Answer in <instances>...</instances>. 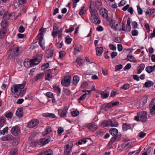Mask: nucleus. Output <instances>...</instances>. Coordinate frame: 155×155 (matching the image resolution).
<instances>
[{
    "mask_svg": "<svg viewBox=\"0 0 155 155\" xmlns=\"http://www.w3.org/2000/svg\"><path fill=\"white\" fill-rule=\"evenodd\" d=\"M90 11L91 13V16L90 17V20L91 22L93 23L96 25H97V12L96 9V2H94L92 1H90Z\"/></svg>",
    "mask_w": 155,
    "mask_h": 155,
    "instance_id": "1",
    "label": "nucleus"
},
{
    "mask_svg": "<svg viewBox=\"0 0 155 155\" xmlns=\"http://www.w3.org/2000/svg\"><path fill=\"white\" fill-rule=\"evenodd\" d=\"M147 114L145 111L139 112L137 113V115L134 117V120L137 121H140L145 122L147 118Z\"/></svg>",
    "mask_w": 155,
    "mask_h": 155,
    "instance_id": "2",
    "label": "nucleus"
},
{
    "mask_svg": "<svg viewBox=\"0 0 155 155\" xmlns=\"http://www.w3.org/2000/svg\"><path fill=\"white\" fill-rule=\"evenodd\" d=\"M119 101H111L109 103H106L102 104L101 106L102 110L107 111L109 109L119 104Z\"/></svg>",
    "mask_w": 155,
    "mask_h": 155,
    "instance_id": "3",
    "label": "nucleus"
},
{
    "mask_svg": "<svg viewBox=\"0 0 155 155\" xmlns=\"http://www.w3.org/2000/svg\"><path fill=\"white\" fill-rule=\"evenodd\" d=\"M25 86L24 84H14L11 87V91L13 93H16L17 95L20 91L24 88Z\"/></svg>",
    "mask_w": 155,
    "mask_h": 155,
    "instance_id": "4",
    "label": "nucleus"
},
{
    "mask_svg": "<svg viewBox=\"0 0 155 155\" xmlns=\"http://www.w3.org/2000/svg\"><path fill=\"white\" fill-rule=\"evenodd\" d=\"M2 28L0 31V38H3L5 35L7 30V22H2L1 23Z\"/></svg>",
    "mask_w": 155,
    "mask_h": 155,
    "instance_id": "5",
    "label": "nucleus"
},
{
    "mask_svg": "<svg viewBox=\"0 0 155 155\" xmlns=\"http://www.w3.org/2000/svg\"><path fill=\"white\" fill-rule=\"evenodd\" d=\"M71 82V77L69 76H65L61 81L62 85L65 87L70 85Z\"/></svg>",
    "mask_w": 155,
    "mask_h": 155,
    "instance_id": "6",
    "label": "nucleus"
},
{
    "mask_svg": "<svg viewBox=\"0 0 155 155\" xmlns=\"http://www.w3.org/2000/svg\"><path fill=\"white\" fill-rule=\"evenodd\" d=\"M149 108L151 114L155 115V98H153L151 101L149 105Z\"/></svg>",
    "mask_w": 155,
    "mask_h": 155,
    "instance_id": "7",
    "label": "nucleus"
},
{
    "mask_svg": "<svg viewBox=\"0 0 155 155\" xmlns=\"http://www.w3.org/2000/svg\"><path fill=\"white\" fill-rule=\"evenodd\" d=\"M108 11L104 8H102L99 11V13L104 18H105L107 21H109V18L108 17Z\"/></svg>",
    "mask_w": 155,
    "mask_h": 155,
    "instance_id": "8",
    "label": "nucleus"
},
{
    "mask_svg": "<svg viewBox=\"0 0 155 155\" xmlns=\"http://www.w3.org/2000/svg\"><path fill=\"white\" fill-rule=\"evenodd\" d=\"M116 27L117 28L116 29L115 28H114V29L115 30H118L119 31H125V23L122 22V25L120 22H118V23H117L116 25Z\"/></svg>",
    "mask_w": 155,
    "mask_h": 155,
    "instance_id": "9",
    "label": "nucleus"
},
{
    "mask_svg": "<svg viewBox=\"0 0 155 155\" xmlns=\"http://www.w3.org/2000/svg\"><path fill=\"white\" fill-rule=\"evenodd\" d=\"M68 108L67 107H64L62 110H58V114L60 117H64L67 116V114L68 113Z\"/></svg>",
    "mask_w": 155,
    "mask_h": 155,
    "instance_id": "10",
    "label": "nucleus"
},
{
    "mask_svg": "<svg viewBox=\"0 0 155 155\" xmlns=\"http://www.w3.org/2000/svg\"><path fill=\"white\" fill-rule=\"evenodd\" d=\"M11 131L12 134L15 136L20 133V130L18 126L16 125L12 127Z\"/></svg>",
    "mask_w": 155,
    "mask_h": 155,
    "instance_id": "11",
    "label": "nucleus"
},
{
    "mask_svg": "<svg viewBox=\"0 0 155 155\" xmlns=\"http://www.w3.org/2000/svg\"><path fill=\"white\" fill-rule=\"evenodd\" d=\"M72 147V144L71 143L67 144L64 146V155H68L69 154Z\"/></svg>",
    "mask_w": 155,
    "mask_h": 155,
    "instance_id": "12",
    "label": "nucleus"
},
{
    "mask_svg": "<svg viewBox=\"0 0 155 155\" xmlns=\"http://www.w3.org/2000/svg\"><path fill=\"white\" fill-rule=\"evenodd\" d=\"M39 123L38 120L37 119H34L28 122V127L31 128H33L36 126Z\"/></svg>",
    "mask_w": 155,
    "mask_h": 155,
    "instance_id": "13",
    "label": "nucleus"
},
{
    "mask_svg": "<svg viewBox=\"0 0 155 155\" xmlns=\"http://www.w3.org/2000/svg\"><path fill=\"white\" fill-rule=\"evenodd\" d=\"M42 55H40V56H38L37 57L31 60V63H32V65H36L38 64L41 61L42 59Z\"/></svg>",
    "mask_w": 155,
    "mask_h": 155,
    "instance_id": "14",
    "label": "nucleus"
},
{
    "mask_svg": "<svg viewBox=\"0 0 155 155\" xmlns=\"http://www.w3.org/2000/svg\"><path fill=\"white\" fill-rule=\"evenodd\" d=\"M22 51L21 47H16L14 48L12 55L14 57H16Z\"/></svg>",
    "mask_w": 155,
    "mask_h": 155,
    "instance_id": "15",
    "label": "nucleus"
},
{
    "mask_svg": "<svg viewBox=\"0 0 155 155\" xmlns=\"http://www.w3.org/2000/svg\"><path fill=\"white\" fill-rule=\"evenodd\" d=\"M86 127L92 131H94L96 130L97 126L94 122H93L92 123L86 124Z\"/></svg>",
    "mask_w": 155,
    "mask_h": 155,
    "instance_id": "16",
    "label": "nucleus"
},
{
    "mask_svg": "<svg viewBox=\"0 0 155 155\" xmlns=\"http://www.w3.org/2000/svg\"><path fill=\"white\" fill-rule=\"evenodd\" d=\"M50 141V139H46L45 138L41 139L38 142V144L41 146H44Z\"/></svg>",
    "mask_w": 155,
    "mask_h": 155,
    "instance_id": "17",
    "label": "nucleus"
},
{
    "mask_svg": "<svg viewBox=\"0 0 155 155\" xmlns=\"http://www.w3.org/2000/svg\"><path fill=\"white\" fill-rule=\"evenodd\" d=\"M14 139V137L10 134H7L3 136L1 138L2 140L3 141H10Z\"/></svg>",
    "mask_w": 155,
    "mask_h": 155,
    "instance_id": "18",
    "label": "nucleus"
},
{
    "mask_svg": "<svg viewBox=\"0 0 155 155\" xmlns=\"http://www.w3.org/2000/svg\"><path fill=\"white\" fill-rule=\"evenodd\" d=\"M54 49L53 48H51L48 49L46 53V57L49 58L51 57L53 55Z\"/></svg>",
    "mask_w": 155,
    "mask_h": 155,
    "instance_id": "19",
    "label": "nucleus"
},
{
    "mask_svg": "<svg viewBox=\"0 0 155 155\" xmlns=\"http://www.w3.org/2000/svg\"><path fill=\"white\" fill-rule=\"evenodd\" d=\"M99 94H101L103 98H105L109 96V92L107 91V90H105L103 91H100L99 92Z\"/></svg>",
    "mask_w": 155,
    "mask_h": 155,
    "instance_id": "20",
    "label": "nucleus"
},
{
    "mask_svg": "<svg viewBox=\"0 0 155 155\" xmlns=\"http://www.w3.org/2000/svg\"><path fill=\"white\" fill-rule=\"evenodd\" d=\"M120 139V137L119 136H117L115 137H113L111 139L108 145V146L111 145L115 140L119 141Z\"/></svg>",
    "mask_w": 155,
    "mask_h": 155,
    "instance_id": "21",
    "label": "nucleus"
},
{
    "mask_svg": "<svg viewBox=\"0 0 155 155\" xmlns=\"http://www.w3.org/2000/svg\"><path fill=\"white\" fill-rule=\"evenodd\" d=\"M16 115L19 118L23 117V110L22 108H20L18 109L16 111Z\"/></svg>",
    "mask_w": 155,
    "mask_h": 155,
    "instance_id": "22",
    "label": "nucleus"
},
{
    "mask_svg": "<svg viewBox=\"0 0 155 155\" xmlns=\"http://www.w3.org/2000/svg\"><path fill=\"white\" fill-rule=\"evenodd\" d=\"M145 67V65L144 64H141L137 68V74H140L142 71L144 69Z\"/></svg>",
    "mask_w": 155,
    "mask_h": 155,
    "instance_id": "23",
    "label": "nucleus"
},
{
    "mask_svg": "<svg viewBox=\"0 0 155 155\" xmlns=\"http://www.w3.org/2000/svg\"><path fill=\"white\" fill-rule=\"evenodd\" d=\"M53 69L52 70L49 69L48 70L47 74L45 76V80H46L49 81L52 78L51 72V71H53Z\"/></svg>",
    "mask_w": 155,
    "mask_h": 155,
    "instance_id": "24",
    "label": "nucleus"
},
{
    "mask_svg": "<svg viewBox=\"0 0 155 155\" xmlns=\"http://www.w3.org/2000/svg\"><path fill=\"white\" fill-rule=\"evenodd\" d=\"M79 77L78 75H75L73 77V81L72 82V84L74 85H76L78 84L79 81Z\"/></svg>",
    "mask_w": 155,
    "mask_h": 155,
    "instance_id": "25",
    "label": "nucleus"
},
{
    "mask_svg": "<svg viewBox=\"0 0 155 155\" xmlns=\"http://www.w3.org/2000/svg\"><path fill=\"white\" fill-rule=\"evenodd\" d=\"M53 154V151L51 149L47 150L43 152H41L38 155H52Z\"/></svg>",
    "mask_w": 155,
    "mask_h": 155,
    "instance_id": "26",
    "label": "nucleus"
},
{
    "mask_svg": "<svg viewBox=\"0 0 155 155\" xmlns=\"http://www.w3.org/2000/svg\"><path fill=\"white\" fill-rule=\"evenodd\" d=\"M110 133L114 137H115L117 136H119L117 135L118 132L116 128H111L109 130Z\"/></svg>",
    "mask_w": 155,
    "mask_h": 155,
    "instance_id": "27",
    "label": "nucleus"
},
{
    "mask_svg": "<svg viewBox=\"0 0 155 155\" xmlns=\"http://www.w3.org/2000/svg\"><path fill=\"white\" fill-rule=\"evenodd\" d=\"M24 65L26 68H29L33 66L31 60L29 61L28 60H25L24 62Z\"/></svg>",
    "mask_w": 155,
    "mask_h": 155,
    "instance_id": "28",
    "label": "nucleus"
},
{
    "mask_svg": "<svg viewBox=\"0 0 155 155\" xmlns=\"http://www.w3.org/2000/svg\"><path fill=\"white\" fill-rule=\"evenodd\" d=\"M109 126L111 127H117L118 125V122L114 120H109Z\"/></svg>",
    "mask_w": 155,
    "mask_h": 155,
    "instance_id": "29",
    "label": "nucleus"
},
{
    "mask_svg": "<svg viewBox=\"0 0 155 155\" xmlns=\"http://www.w3.org/2000/svg\"><path fill=\"white\" fill-rule=\"evenodd\" d=\"M44 73L43 72L40 73L38 74L35 77V81H37L38 80L42 78L44 76Z\"/></svg>",
    "mask_w": 155,
    "mask_h": 155,
    "instance_id": "30",
    "label": "nucleus"
},
{
    "mask_svg": "<svg viewBox=\"0 0 155 155\" xmlns=\"http://www.w3.org/2000/svg\"><path fill=\"white\" fill-rule=\"evenodd\" d=\"M51 131V128L50 126L47 127L45 130L43 132V134L45 135L48 134H49Z\"/></svg>",
    "mask_w": 155,
    "mask_h": 155,
    "instance_id": "31",
    "label": "nucleus"
},
{
    "mask_svg": "<svg viewBox=\"0 0 155 155\" xmlns=\"http://www.w3.org/2000/svg\"><path fill=\"white\" fill-rule=\"evenodd\" d=\"M153 84L154 83L153 81H148L145 83L144 85L143 86V87L148 88L153 86Z\"/></svg>",
    "mask_w": 155,
    "mask_h": 155,
    "instance_id": "32",
    "label": "nucleus"
},
{
    "mask_svg": "<svg viewBox=\"0 0 155 155\" xmlns=\"http://www.w3.org/2000/svg\"><path fill=\"white\" fill-rule=\"evenodd\" d=\"M110 21V25L111 28L114 29V28H115L116 29L117 28L116 27V21L115 20H110L109 19V21Z\"/></svg>",
    "mask_w": 155,
    "mask_h": 155,
    "instance_id": "33",
    "label": "nucleus"
},
{
    "mask_svg": "<svg viewBox=\"0 0 155 155\" xmlns=\"http://www.w3.org/2000/svg\"><path fill=\"white\" fill-rule=\"evenodd\" d=\"M154 70V69L153 66H148L146 68V71L148 73L153 72Z\"/></svg>",
    "mask_w": 155,
    "mask_h": 155,
    "instance_id": "34",
    "label": "nucleus"
},
{
    "mask_svg": "<svg viewBox=\"0 0 155 155\" xmlns=\"http://www.w3.org/2000/svg\"><path fill=\"white\" fill-rule=\"evenodd\" d=\"M85 61L84 59H81L80 58H78L76 60V62L80 65H81Z\"/></svg>",
    "mask_w": 155,
    "mask_h": 155,
    "instance_id": "35",
    "label": "nucleus"
},
{
    "mask_svg": "<svg viewBox=\"0 0 155 155\" xmlns=\"http://www.w3.org/2000/svg\"><path fill=\"white\" fill-rule=\"evenodd\" d=\"M127 61H130L131 62H135L136 61V59L133 56L128 55L127 58Z\"/></svg>",
    "mask_w": 155,
    "mask_h": 155,
    "instance_id": "36",
    "label": "nucleus"
},
{
    "mask_svg": "<svg viewBox=\"0 0 155 155\" xmlns=\"http://www.w3.org/2000/svg\"><path fill=\"white\" fill-rule=\"evenodd\" d=\"M123 129L124 131H127L130 129L131 128V127L130 125L127 124L126 123H124L122 125Z\"/></svg>",
    "mask_w": 155,
    "mask_h": 155,
    "instance_id": "37",
    "label": "nucleus"
},
{
    "mask_svg": "<svg viewBox=\"0 0 155 155\" xmlns=\"http://www.w3.org/2000/svg\"><path fill=\"white\" fill-rule=\"evenodd\" d=\"M6 122V119L4 117H2L0 118V126L2 127Z\"/></svg>",
    "mask_w": 155,
    "mask_h": 155,
    "instance_id": "38",
    "label": "nucleus"
},
{
    "mask_svg": "<svg viewBox=\"0 0 155 155\" xmlns=\"http://www.w3.org/2000/svg\"><path fill=\"white\" fill-rule=\"evenodd\" d=\"M45 116L46 117H51L53 118L56 117V116L54 114L46 113L45 114Z\"/></svg>",
    "mask_w": 155,
    "mask_h": 155,
    "instance_id": "39",
    "label": "nucleus"
},
{
    "mask_svg": "<svg viewBox=\"0 0 155 155\" xmlns=\"http://www.w3.org/2000/svg\"><path fill=\"white\" fill-rule=\"evenodd\" d=\"M87 140L86 139H83L79 140L78 142L76 143V145H81L82 144L85 143L87 142Z\"/></svg>",
    "mask_w": 155,
    "mask_h": 155,
    "instance_id": "40",
    "label": "nucleus"
},
{
    "mask_svg": "<svg viewBox=\"0 0 155 155\" xmlns=\"http://www.w3.org/2000/svg\"><path fill=\"white\" fill-rule=\"evenodd\" d=\"M11 155H17L18 153V149L16 148L12 149L10 151Z\"/></svg>",
    "mask_w": 155,
    "mask_h": 155,
    "instance_id": "41",
    "label": "nucleus"
},
{
    "mask_svg": "<svg viewBox=\"0 0 155 155\" xmlns=\"http://www.w3.org/2000/svg\"><path fill=\"white\" fill-rule=\"evenodd\" d=\"M104 49L102 47H97V56L101 55Z\"/></svg>",
    "mask_w": 155,
    "mask_h": 155,
    "instance_id": "42",
    "label": "nucleus"
},
{
    "mask_svg": "<svg viewBox=\"0 0 155 155\" xmlns=\"http://www.w3.org/2000/svg\"><path fill=\"white\" fill-rule=\"evenodd\" d=\"M101 126L103 127L109 126V121L104 120L101 123Z\"/></svg>",
    "mask_w": 155,
    "mask_h": 155,
    "instance_id": "43",
    "label": "nucleus"
},
{
    "mask_svg": "<svg viewBox=\"0 0 155 155\" xmlns=\"http://www.w3.org/2000/svg\"><path fill=\"white\" fill-rule=\"evenodd\" d=\"M38 44L42 48V50H44L45 48V42L43 41H39Z\"/></svg>",
    "mask_w": 155,
    "mask_h": 155,
    "instance_id": "44",
    "label": "nucleus"
},
{
    "mask_svg": "<svg viewBox=\"0 0 155 155\" xmlns=\"http://www.w3.org/2000/svg\"><path fill=\"white\" fill-rule=\"evenodd\" d=\"M8 129V127H5L2 130L0 131L1 134L4 135L5 134V133H7Z\"/></svg>",
    "mask_w": 155,
    "mask_h": 155,
    "instance_id": "45",
    "label": "nucleus"
},
{
    "mask_svg": "<svg viewBox=\"0 0 155 155\" xmlns=\"http://www.w3.org/2000/svg\"><path fill=\"white\" fill-rule=\"evenodd\" d=\"M13 114L12 112H9L5 114V116L7 118H11L13 116Z\"/></svg>",
    "mask_w": 155,
    "mask_h": 155,
    "instance_id": "46",
    "label": "nucleus"
},
{
    "mask_svg": "<svg viewBox=\"0 0 155 155\" xmlns=\"http://www.w3.org/2000/svg\"><path fill=\"white\" fill-rule=\"evenodd\" d=\"M130 87V85L128 84H124L122 87H120V88L124 90H127Z\"/></svg>",
    "mask_w": 155,
    "mask_h": 155,
    "instance_id": "47",
    "label": "nucleus"
},
{
    "mask_svg": "<svg viewBox=\"0 0 155 155\" xmlns=\"http://www.w3.org/2000/svg\"><path fill=\"white\" fill-rule=\"evenodd\" d=\"M43 37L42 36V33L41 32L38 35V36L37 37V39L38 40H39V41H43Z\"/></svg>",
    "mask_w": 155,
    "mask_h": 155,
    "instance_id": "48",
    "label": "nucleus"
},
{
    "mask_svg": "<svg viewBox=\"0 0 155 155\" xmlns=\"http://www.w3.org/2000/svg\"><path fill=\"white\" fill-rule=\"evenodd\" d=\"M137 11L139 15H142L143 13L142 9L140 8L139 5L137 6Z\"/></svg>",
    "mask_w": 155,
    "mask_h": 155,
    "instance_id": "49",
    "label": "nucleus"
},
{
    "mask_svg": "<svg viewBox=\"0 0 155 155\" xmlns=\"http://www.w3.org/2000/svg\"><path fill=\"white\" fill-rule=\"evenodd\" d=\"M85 8V6H83L82 7L79 12V15H83L84 13Z\"/></svg>",
    "mask_w": 155,
    "mask_h": 155,
    "instance_id": "50",
    "label": "nucleus"
},
{
    "mask_svg": "<svg viewBox=\"0 0 155 155\" xmlns=\"http://www.w3.org/2000/svg\"><path fill=\"white\" fill-rule=\"evenodd\" d=\"M123 68L122 65L121 64H119L115 66V71H119L121 69Z\"/></svg>",
    "mask_w": 155,
    "mask_h": 155,
    "instance_id": "51",
    "label": "nucleus"
},
{
    "mask_svg": "<svg viewBox=\"0 0 155 155\" xmlns=\"http://www.w3.org/2000/svg\"><path fill=\"white\" fill-rule=\"evenodd\" d=\"M71 114L72 116L75 117L78 116L79 114V112L77 111H74L71 112Z\"/></svg>",
    "mask_w": 155,
    "mask_h": 155,
    "instance_id": "52",
    "label": "nucleus"
},
{
    "mask_svg": "<svg viewBox=\"0 0 155 155\" xmlns=\"http://www.w3.org/2000/svg\"><path fill=\"white\" fill-rule=\"evenodd\" d=\"M60 58H62L63 57L65 54V52L64 51H61L59 52Z\"/></svg>",
    "mask_w": 155,
    "mask_h": 155,
    "instance_id": "53",
    "label": "nucleus"
},
{
    "mask_svg": "<svg viewBox=\"0 0 155 155\" xmlns=\"http://www.w3.org/2000/svg\"><path fill=\"white\" fill-rule=\"evenodd\" d=\"M72 41V39L70 38L69 36H67L66 37V42L68 44H70Z\"/></svg>",
    "mask_w": 155,
    "mask_h": 155,
    "instance_id": "54",
    "label": "nucleus"
},
{
    "mask_svg": "<svg viewBox=\"0 0 155 155\" xmlns=\"http://www.w3.org/2000/svg\"><path fill=\"white\" fill-rule=\"evenodd\" d=\"M64 131V129L63 127H60L58 128V133L60 135H61Z\"/></svg>",
    "mask_w": 155,
    "mask_h": 155,
    "instance_id": "55",
    "label": "nucleus"
},
{
    "mask_svg": "<svg viewBox=\"0 0 155 155\" xmlns=\"http://www.w3.org/2000/svg\"><path fill=\"white\" fill-rule=\"evenodd\" d=\"M25 90L21 89L17 94V96H18L19 95H20L21 97L22 96L25 94Z\"/></svg>",
    "mask_w": 155,
    "mask_h": 155,
    "instance_id": "56",
    "label": "nucleus"
},
{
    "mask_svg": "<svg viewBox=\"0 0 155 155\" xmlns=\"http://www.w3.org/2000/svg\"><path fill=\"white\" fill-rule=\"evenodd\" d=\"M63 91L64 93L67 95H69L70 94V91L68 89H63Z\"/></svg>",
    "mask_w": 155,
    "mask_h": 155,
    "instance_id": "57",
    "label": "nucleus"
},
{
    "mask_svg": "<svg viewBox=\"0 0 155 155\" xmlns=\"http://www.w3.org/2000/svg\"><path fill=\"white\" fill-rule=\"evenodd\" d=\"M25 30V29L24 27L23 26L21 25L19 27L18 30L19 32L20 33H22L24 32Z\"/></svg>",
    "mask_w": 155,
    "mask_h": 155,
    "instance_id": "58",
    "label": "nucleus"
},
{
    "mask_svg": "<svg viewBox=\"0 0 155 155\" xmlns=\"http://www.w3.org/2000/svg\"><path fill=\"white\" fill-rule=\"evenodd\" d=\"M132 34L133 36H137L138 35V32L137 30H134L132 31Z\"/></svg>",
    "mask_w": 155,
    "mask_h": 155,
    "instance_id": "59",
    "label": "nucleus"
},
{
    "mask_svg": "<svg viewBox=\"0 0 155 155\" xmlns=\"http://www.w3.org/2000/svg\"><path fill=\"white\" fill-rule=\"evenodd\" d=\"M73 0V7L75 8L77 5V3L80 0Z\"/></svg>",
    "mask_w": 155,
    "mask_h": 155,
    "instance_id": "60",
    "label": "nucleus"
},
{
    "mask_svg": "<svg viewBox=\"0 0 155 155\" xmlns=\"http://www.w3.org/2000/svg\"><path fill=\"white\" fill-rule=\"evenodd\" d=\"M57 30H53L52 33V35L54 37H55L58 34Z\"/></svg>",
    "mask_w": 155,
    "mask_h": 155,
    "instance_id": "61",
    "label": "nucleus"
},
{
    "mask_svg": "<svg viewBox=\"0 0 155 155\" xmlns=\"http://www.w3.org/2000/svg\"><path fill=\"white\" fill-rule=\"evenodd\" d=\"M74 30V28L73 27H70L68 29H66L65 30V32L68 33L70 32H71Z\"/></svg>",
    "mask_w": 155,
    "mask_h": 155,
    "instance_id": "62",
    "label": "nucleus"
},
{
    "mask_svg": "<svg viewBox=\"0 0 155 155\" xmlns=\"http://www.w3.org/2000/svg\"><path fill=\"white\" fill-rule=\"evenodd\" d=\"M132 28L134 29L137 28V22L135 21H133L132 22Z\"/></svg>",
    "mask_w": 155,
    "mask_h": 155,
    "instance_id": "63",
    "label": "nucleus"
},
{
    "mask_svg": "<svg viewBox=\"0 0 155 155\" xmlns=\"http://www.w3.org/2000/svg\"><path fill=\"white\" fill-rule=\"evenodd\" d=\"M109 47L110 49L112 50L115 51L116 49V47L115 46L113 45L112 44H110L109 45Z\"/></svg>",
    "mask_w": 155,
    "mask_h": 155,
    "instance_id": "64",
    "label": "nucleus"
}]
</instances>
